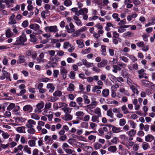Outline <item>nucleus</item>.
<instances>
[{
  "instance_id": "nucleus-6",
  "label": "nucleus",
  "mask_w": 155,
  "mask_h": 155,
  "mask_svg": "<svg viewBox=\"0 0 155 155\" xmlns=\"http://www.w3.org/2000/svg\"><path fill=\"white\" fill-rule=\"evenodd\" d=\"M36 122L32 119H30L28 120V124H26L27 128H32L33 127V125H35Z\"/></svg>"
},
{
  "instance_id": "nucleus-2",
  "label": "nucleus",
  "mask_w": 155,
  "mask_h": 155,
  "mask_svg": "<svg viewBox=\"0 0 155 155\" xmlns=\"http://www.w3.org/2000/svg\"><path fill=\"white\" fill-rule=\"evenodd\" d=\"M45 30L46 32H56L58 31L57 27L56 25L53 26H48L45 27Z\"/></svg>"
},
{
  "instance_id": "nucleus-29",
  "label": "nucleus",
  "mask_w": 155,
  "mask_h": 155,
  "mask_svg": "<svg viewBox=\"0 0 155 155\" xmlns=\"http://www.w3.org/2000/svg\"><path fill=\"white\" fill-rule=\"evenodd\" d=\"M130 88L134 93H135L137 94H138L139 91L135 85H134L131 86L130 87Z\"/></svg>"
},
{
  "instance_id": "nucleus-16",
  "label": "nucleus",
  "mask_w": 155,
  "mask_h": 155,
  "mask_svg": "<svg viewBox=\"0 0 155 155\" xmlns=\"http://www.w3.org/2000/svg\"><path fill=\"white\" fill-rule=\"evenodd\" d=\"M2 72L3 73L2 76L1 77V80H2L4 79L5 78L10 75V73L8 72L5 70H2Z\"/></svg>"
},
{
  "instance_id": "nucleus-52",
  "label": "nucleus",
  "mask_w": 155,
  "mask_h": 155,
  "mask_svg": "<svg viewBox=\"0 0 155 155\" xmlns=\"http://www.w3.org/2000/svg\"><path fill=\"white\" fill-rule=\"evenodd\" d=\"M64 3L66 6H69L71 5L72 2L70 0H66L64 2Z\"/></svg>"
},
{
  "instance_id": "nucleus-12",
  "label": "nucleus",
  "mask_w": 155,
  "mask_h": 155,
  "mask_svg": "<svg viewBox=\"0 0 155 155\" xmlns=\"http://www.w3.org/2000/svg\"><path fill=\"white\" fill-rule=\"evenodd\" d=\"M101 117L99 116L94 115L92 117L91 120L93 122L99 123L100 121L99 118Z\"/></svg>"
},
{
  "instance_id": "nucleus-7",
  "label": "nucleus",
  "mask_w": 155,
  "mask_h": 155,
  "mask_svg": "<svg viewBox=\"0 0 155 155\" xmlns=\"http://www.w3.org/2000/svg\"><path fill=\"white\" fill-rule=\"evenodd\" d=\"M109 90L107 88L104 89L102 91V96L104 97H107L109 94Z\"/></svg>"
},
{
  "instance_id": "nucleus-53",
  "label": "nucleus",
  "mask_w": 155,
  "mask_h": 155,
  "mask_svg": "<svg viewBox=\"0 0 155 155\" xmlns=\"http://www.w3.org/2000/svg\"><path fill=\"white\" fill-rule=\"evenodd\" d=\"M83 97L85 103L87 104H89L90 103V101L88 99V96L86 95H84Z\"/></svg>"
},
{
  "instance_id": "nucleus-22",
  "label": "nucleus",
  "mask_w": 155,
  "mask_h": 155,
  "mask_svg": "<svg viewBox=\"0 0 155 155\" xmlns=\"http://www.w3.org/2000/svg\"><path fill=\"white\" fill-rule=\"evenodd\" d=\"M25 127L24 126L18 127L16 128V130L20 133H25Z\"/></svg>"
},
{
  "instance_id": "nucleus-35",
  "label": "nucleus",
  "mask_w": 155,
  "mask_h": 155,
  "mask_svg": "<svg viewBox=\"0 0 155 155\" xmlns=\"http://www.w3.org/2000/svg\"><path fill=\"white\" fill-rule=\"evenodd\" d=\"M106 46L104 45H102L101 46V49L102 54L104 56L106 55V54L105 53L106 51Z\"/></svg>"
},
{
  "instance_id": "nucleus-33",
  "label": "nucleus",
  "mask_w": 155,
  "mask_h": 155,
  "mask_svg": "<svg viewBox=\"0 0 155 155\" xmlns=\"http://www.w3.org/2000/svg\"><path fill=\"white\" fill-rule=\"evenodd\" d=\"M112 112L110 109L108 110L107 112V115L111 118H113L114 117V114Z\"/></svg>"
},
{
  "instance_id": "nucleus-37",
  "label": "nucleus",
  "mask_w": 155,
  "mask_h": 155,
  "mask_svg": "<svg viewBox=\"0 0 155 155\" xmlns=\"http://www.w3.org/2000/svg\"><path fill=\"white\" fill-rule=\"evenodd\" d=\"M136 130L134 129H131L128 132V134L130 136H134L136 134Z\"/></svg>"
},
{
  "instance_id": "nucleus-46",
  "label": "nucleus",
  "mask_w": 155,
  "mask_h": 155,
  "mask_svg": "<svg viewBox=\"0 0 155 155\" xmlns=\"http://www.w3.org/2000/svg\"><path fill=\"white\" fill-rule=\"evenodd\" d=\"M69 26L70 27V29H68L69 33H71L73 32L74 31V25L71 23H70L69 24Z\"/></svg>"
},
{
  "instance_id": "nucleus-28",
  "label": "nucleus",
  "mask_w": 155,
  "mask_h": 155,
  "mask_svg": "<svg viewBox=\"0 0 155 155\" xmlns=\"http://www.w3.org/2000/svg\"><path fill=\"white\" fill-rule=\"evenodd\" d=\"M120 129V127H117L113 126L112 127V130L114 133H117L120 132L121 131Z\"/></svg>"
},
{
  "instance_id": "nucleus-59",
  "label": "nucleus",
  "mask_w": 155,
  "mask_h": 155,
  "mask_svg": "<svg viewBox=\"0 0 155 155\" xmlns=\"http://www.w3.org/2000/svg\"><path fill=\"white\" fill-rule=\"evenodd\" d=\"M28 25V22L27 20L24 21L22 24V26L24 28H26Z\"/></svg>"
},
{
  "instance_id": "nucleus-31",
  "label": "nucleus",
  "mask_w": 155,
  "mask_h": 155,
  "mask_svg": "<svg viewBox=\"0 0 155 155\" xmlns=\"http://www.w3.org/2000/svg\"><path fill=\"white\" fill-rule=\"evenodd\" d=\"M121 74L124 78L127 77L128 76V73H127V71L125 69H124L122 71Z\"/></svg>"
},
{
  "instance_id": "nucleus-64",
  "label": "nucleus",
  "mask_w": 155,
  "mask_h": 155,
  "mask_svg": "<svg viewBox=\"0 0 155 155\" xmlns=\"http://www.w3.org/2000/svg\"><path fill=\"white\" fill-rule=\"evenodd\" d=\"M132 35V33L130 31L127 32L124 34V37H126L128 38L131 37Z\"/></svg>"
},
{
  "instance_id": "nucleus-57",
  "label": "nucleus",
  "mask_w": 155,
  "mask_h": 155,
  "mask_svg": "<svg viewBox=\"0 0 155 155\" xmlns=\"http://www.w3.org/2000/svg\"><path fill=\"white\" fill-rule=\"evenodd\" d=\"M49 113L50 114H48L46 116L48 118V120L49 121H51L52 120L53 118V115L52 114V112L51 111H49Z\"/></svg>"
},
{
  "instance_id": "nucleus-3",
  "label": "nucleus",
  "mask_w": 155,
  "mask_h": 155,
  "mask_svg": "<svg viewBox=\"0 0 155 155\" xmlns=\"http://www.w3.org/2000/svg\"><path fill=\"white\" fill-rule=\"evenodd\" d=\"M44 106V103L42 102L38 103L36 105L37 108L35 109V112L36 113H39L41 112V110L42 109Z\"/></svg>"
},
{
  "instance_id": "nucleus-34",
  "label": "nucleus",
  "mask_w": 155,
  "mask_h": 155,
  "mask_svg": "<svg viewBox=\"0 0 155 155\" xmlns=\"http://www.w3.org/2000/svg\"><path fill=\"white\" fill-rule=\"evenodd\" d=\"M31 118L35 120H38L40 119L39 116L35 113H32L31 115Z\"/></svg>"
},
{
  "instance_id": "nucleus-55",
  "label": "nucleus",
  "mask_w": 155,
  "mask_h": 155,
  "mask_svg": "<svg viewBox=\"0 0 155 155\" xmlns=\"http://www.w3.org/2000/svg\"><path fill=\"white\" fill-rule=\"evenodd\" d=\"M29 128V129H28L27 130L28 133L29 134H34L35 132V129L32 128V127Z\"/></svg>"
},
{
  "instance_id": "nucleus-42",
  "label": "nucleus",
  "mask_w": 155,
  "mask_h": 155,
  "mask_svg": "<svg viewBox=\"0 0 155 155\" xmlns=\"http://www.w3.org/2000/svg\"><path fill=\"white\" fill-rule=\"evenodd\" d=\"M126 120L124 118L121 119L119 120V124L120 126H123L126 124Z\"/></svg>"
},
{
  "instance_id": "nucleus-26",
  "label": "nucleus",
  "mask_w": 155,
  "mask_h": 155,
  "mask_svg": "<svg viewBox=\"0 0 155 155\" xmlns=\"http://www.w3.org/2000/svg\"><path fill=\"white\" fill-rule=\"evenodd\" d=\"M61 109L65 114H70L71 113L72 109L71 108L67 107L65 108H62Z\"/></svg>"
},
{
  "instance_id": "nucleus-20",
  "label": "nucleus",
  "mask_w": 155,
  "mask_h": 155,
  "mask_svg": "<svg viewBox=\"0 0 155 155\" xmlns=\"http://www.w3.org/2000/svg\"><path fill=\"white\" fill-rule=\"evenodd\" d=\"M20 109V107L18 106H15L13 109V112L15 113V114L16 115H20V113L18 111Z\"/></svg>"
},
{
  "instance_id": "nucleus-40",
  "label": "nucleus",
  "mask_w": 155,
  "mask_h": 155,
  "mask_svg": "<svg viewBox=\"0 0 155 155\" xmlns=\"http://www.w3.org/2000/svg\"><path fill=\"white\" fill-rule=\"evenodd\" d=\"M74 85L70 83L69 84V87L67 88V90L68 91H72L74 90Z\"/></svg>"
},
{
  "instance_id": "nucleus-61",
  "label": "nucleus",
  "mask_w": 155,
  "mask_h": 155,
  "mask_svg": "<svg viewBox=\"0 0 155 155\" xmlns=\"http://www.w3.org/2000/svg\"><path fill=\"white\" fill-rule=\"evenodd\" d=\"M93 2L95 3L97 5H102V1L101 0H94Z\"/></svg>"
},
{
  "instance_id": "nucleus-32",
  "label": "nucleus",
  "mask_w": 155,
  "mask_h": 155,
  "mask_svg": "<svg viewBox=\"0 0 155 155\" xmlns=\"http://www.w3.org/2000/svg\"><path fill=\"white\" fill-rule=\"evenodd\" d=\"M24 151L27 153L28 154L31 153V148L29 147L28 145H25L24 146Z\"/></svg>"
},
{
  "instance_id": "nucleus-43",
  "label": "nucleus",
  "mask_w": 155,
  "mask_h": 155,
  "mask_svg": "<svg viewBox=\"0 0 155 155\" xmlns=\"http://www.w3.org/2000/svg\"><path fill=\"white\" fill-rule=\"evenodd\" d=\"M28 143L30 147H33L35 146L36 143L35 140H30L28 141Z\"/></svg>"
},
{
  "instance_id": "nucleus-39",
  "label": "nucleus",
  "mask_w": 155,
  "mask_h": 155,
  "mask_svg": "<svg viewBox=\"0 0 155 155\" xmlns=\"http://www.w3.org/2000/svg\"><path fill=\"white\" fill-rule=\"evenodd\" d=\"M142 83L143 84L145 87H147L151 84L150 82L145 80H143Z\"/></svg>"
},
{
  "instance_id": "nucleus-14",
  "label": "nucleus",
  "mask_w": 155,
  "mask_h": 155,
  "mask_svg": "<svg viewBox=\"0 0 155 155\" xmlns=\"http://www.w3.org/2000/svg\"><path fill=\"white\" fill-rule=\"evenodd\" d=\"M30 41L31 42L33 43L36 42L38 40V38H37L35 34H30Z\"/></svg>"
},
{
  "instance_id": "nucleus-15",
  "label": "nucleus",
  "mask_w": 155,
  "mask_h": 155,
  "mask_svg": "<svg viewBox=\"0 0 155 155\" xmlns=\"http://www.w3.org/2000/svg\"><path fill=\"white\" fill-rule=\"evenodd\" d=\"M6 36L7 38H10L14 34L12 31L11 29L9 28L7 29L6 30Z\"/></svg>"
},
{
  "instance_id": "nucleus-38",
  "label": "nucleus",
  "mask_w": 155,
  "mask_h": 155,
  "mask_svg": "<svg viewBox=\"0 0 155 155\" xmlns=\"http://www.w3.org/2000/svg\"><path fill=\"white\" fill-rule=\"evenodd\" d=\"M102 88L101 86H99L98 85H96L93 87L92 89V91L93 93H95L97 91V90L101 89Z\"/></svg>"
},
{
  "instance_id": "nucleus-25",
  "label": "nucleus",
  "mask_w": 155,
  "mask_h": 155,
  "mask_svg": "<svg viewBox=\"0 0 155 155\" xmlns=\"http://www.w3.org/2000/svg\"><path fill=\"white\" fill-rule=\"evenodd\" d=\"M84 115V113L82 111H79L76 112L75 113V115L78 117V118H79L80 120H81V117H83Z\"/></svg>"
},
{
  "instance_id": "nucleus-58",
  "label": "nucleus",
  "mask_w": 155,
  "mask_h": 155,
  "mask_svg": "<svg viewBox=\"0 0 155 155\" xmlns=\"http://www.w3.org/2000/svg\"><path fill=\"white\" fill-rule=\"evenodd\" d=\"M91 51V48H88L87 49L83 50L82 51L81 53L83 54H87L89 53Z\"/></svg>"
},
{
  "instance_id": "nucleus-56",
  "label": "nucleus",
  "mask_w": 155,
  "mask_h": 155,
  "mask_svg": "<svg viewBox=\"0 0 155 155\" xmlns=\"http://www.w3.org/2000/svg\"><path fill=\"white\" fill-rule=\"evenodd\" d=\"M71 45L70 44L69 42H66L64 43L63 47L64 49H67L69 47H71Z\"/></svg>"
},
{
  "instance_id": "nucleus-60",
  "label": "nucleus",
  "mask_w": 155,
  "mask_h": 155,
  "mask_svg": "<svg viewBox=\"0 0 155 155\" xmlns=\"http://www.w3.org/2000/svg\"><path fill=\"white\" fill-rule=\"evenodd\" d=\"M127 56L131 59L133 62L136 61L137 60V59L133 55L128 54Z\"/></svg>"
},
{
  "instance_id": "nucleus-47",
  "label": "nucleus",
  "mask_w": 155,
  "mask_h": 155,
  "mask_svg": "<svg viewBox=\"0 0 155 155\" xmlns=\"http://www.w3.org/2000/svg\"><path fill=\"white\" fill-rule=\"evenodd\" d=\"M19 37L20 38H21V40L22 41V43L25 42L27 40V39L26 38V35L25 34H23Z\"/></svg>"
},
{
  "instance_id": "nucleus-48",
  "label": "nucleus",
  "mask_w": 155,
  "mask_h": 155,
  "mask_svg": "<svg viewBox=\"0 0 155 155\" xmlns=\"http://www.w3.org/2000/svg\"><path fill=\"white\" fill-rule=\"evenodd\" d=\"M15 106V104L13 103H11L7 107V110H11L13 109Z\"/></svg>"
},
{
  "instance_id": "nucleus-50",
  "label": "nucleus",
  "mask_w": 155,
  "mask_h": 155,
  "mask_svg": "<svg viewBox=\"0 0 155 155\" xmlns=\"http://www.w3.org/2000/svg\"><path fill=\"white\" fill-rule=\"evenodd\" d=\"M62 95L61 91H55L53 94V95L54 96L60 97Z\"/></svg>"
},
{
  "instance_id": "nucleus-45",
  "label": "nucleus",
  "mask_w": 155,
  "mask_h": 155,
  "mask_svg": "<svg viewBox=\"0 0 155 155\" xmlns=\"http://www.w3.org/2000/svg\"><path fill=\"white\" fill-rule=\"evenodd\" d=\"M67 139V136L66 135L60 136L59 138V141H64Z\"/></svg>"
},
{
  "instance_id": "nucleus-18",
  "label": "nucleus",
  "mask_w": 155,
  "mask_h": 155,
  "mask_svg": "<svg viewBox=\"0 0 155 155\" xmlns=\"http://www.w3.org/2000/svg\"><path fill=\"white\" fill-rule=\"evenodd\" d=\"M44 140L45 141L49 143H52L53 142L51 136H50L46 135L45 137Z\"/></svg>"
},
{
  "instance_id": "nucleus-63",
  "label": "nucleus",
  "mask_w": 155,
  "mask_h": 155,
  "mask_svg": "<svg viewBox=\"0 0 155 155\" xmlns=\"http://www.w3.org/2000/svg\"><path fill=\"white\" fill-rule=\"evenodd\" d=\"M64 150L65 152L68 154H72L74 151L73 150L71 149H66L65 150Z\"/></svg>"
},
{
  "instance_id": "nucleus-49",
  "label": "nucleus",
  "mask_w": 155,
  "mask_h": 155,
  "mask_svg": "<svg viewBox=\"0 0 155 155\" xmlns=\"http://www.w3.org/2000/svg\"><path fill=\"white\" fill-rule=\"evenodd\" d=\"M111 141L113 143L117 144L119 142V140L117 137H114L111 140Z\"/></svg>"
},
{
  "instance_id": "nucleus-44",
  "label": "nucleus",
  "mask_w": 155,
  "mask_h": 155,
  "mask_svg": "<svg viewBox=\"0 0 155 155\" xmlns=\"http://www.w3.org/2000/svg\"><path fill=\"white\" fill-rule=\"evenodd\" d=\"M77 44L78 45V47L79 48H82L84 46V44L82 42H81L80 40H77L76 41Z\"/></svg>"
},
{
  "instance_id": "nucleus-36",
  "label": "nucleus",
  "mask_w": 155,
  "mask_h": 155,
  "mask_svg": "<svg viewBox=\"0 0 155 155\" xmlns=\"http://www.w3.org/2000/svg\"><path fill=\"white\" fill-rule=\"evenodd\" d=\"M93 145L95 149L96 150L100 149L102 146L101 144L97 142L94 143Z\"/></svg>"
},
{
  "instance_id": "nucleus-10",
  "label": "nucleus",
  "mask_w": 155,
  "mask_h": 155,
  "mask_svg": "<svg viewBox=\"0 0 155 155\" xmlns=\"http://www.w3.org/2000/svg\"><path fill=\"white\" fill-rule=\"evenodd\" d=\"M4 3H5L7 8H9L12 7V4L14 3L15 2L14 0H5Z\"/></svg>"
},
{
  "instance_id": "nucleus-62",
  "label": "nucleus",
  "mask_w": 155,
  "mask_h": 155,
  "mask_svg": "<svg viewBox=\"0 0 155 155\" xmlns=\"http://www.w3.org/2000/svg\"><path fill=\"white\" fill-rule=\"evenodd\" d=\"M112 111L114 113H120L121 110L120 108H113L112 109Z\"/></svg>"
},
{
  "instance_id": "nucleus-8",
  "label": "nucleus",
  "mask_w": 155,
  "mask_h": 155,
  "mask_svg": "<svg viewBox=\"0 0 155 155\" xmlns=\"http://www.w3.org/2000/svg\"><path fill=\"white\" fill-rule=\"evenodd\" d=\"M23 109L25 111H27L29 113H30L32 112L33 108L31 105H27L24 106Z\"/></svg>"
},
{
  "instance_id": "nucleus-11",
  "label": "nucleus",
  "mask_w": 155,
  "mask_h": 155,
  "mask_svg": "<svg viewBox=\"0 0 155 155\" xmlns=\"http://www.w3.org/2000/svg\"><path fill=\"white\" fill-rule=\"evenodd\" d=\"M44 57V54L43 53H41L39 55V58H37L36 59L37 61V62L38 63H41V62H43L44 59L43 58Z\"/></svg>"
},
{
  "instance_id": "nucleus-27",
  "label": "nucleus",
  "mask_w": 155,
  "mask_h": 155,
  "mask_svg": "<svg viewBox=\"0 0 155 155\" xmlns=\"http://www.w3.org/2000/svg\"><path fill=\"white\" fill-rule=\"evenodd\" d=\"M121 109L123 112L124 114H126L130 113V112L128 110L127 107L125 105H124L121 107Z\"/></svg>"
},
{
  "instance_id": "nucleus-41",
  "label": "nucleus",
  "mask_w": 155,
  "mask_h": 155,
  "mask_svg": "<svg viewBox=\"0 0 155 155\" xmlns=\"http://www.w3.org/2000/svg\"><path fill=\"white\" fill-rule=\"evenodd\" d=\"M142 147L143 149L145 150L149 147V145L147 142H144L142 144Z\"/></svg>"
},
{
  "instance_id": "nucleus-51",
  "label": "nucleus",
  "mask_w": 155,
  "mask_h": 155,
  "mask_svg": "<svg viewBox=\"0 0 155 155\" xmlns=\"http://www.w3.org/2000/svg\"><path fill=\"white\" fill-rule=\"evenodd\" d=\"M127 83L128 85L130 86V87H131L134 85V84L133 81L130 78H128L127 79Z\"/></svg>"
},
{
  "instance_id": "nucleus-24",
  "label": "nucleus",
  "mask_w": 155,
  "mask_h": 155,
  "mask_svg": "<svg viewBox=\"0 0 155 155\" xmlns=\"http://www.w3.org/2000/svg\"><path fill=\"white\" fill-rule=\"evenodd\" d=\"M19 60L17 61L18 63H23L25 62V57L23 55H21L19 58Z\"/></svg>"
},
{
  "instance_id": "nucleus-19",
  "label": "nucleus",
  "mask_w": 155,
  "mask_h": 155,
  "mask_svg": "<svg viewBox=\"0 0 155 155\" xmlns=\"http://www.w3.org/2000/svg\"><path fill=\"white\" fill-rule=\"evenodd\" d=\"M94 112L97 116L101 117L102 116L101 109L98 107H96L94 110Z\"/></svg>"
},
{
  "instance_id": "nucleus-23",
  "label": "nucleus",
  "mask_w": 155,
  "mask_h": 155,
  "mask_svg": "<svg viewBox=\"0 0 155 155\" xmlns=\"http://www.w3.org/2000/svg\"><path fill=\"white\" fill-rule=\"evenodd\" d=\"M57 64L56 62H49L46 65V67L48 68H50L51 67L54 68L57 66Z\"/></svg>"
},
{
  "instance_id": "nucleus-13",
  "label": "nucleus",
  "mask_w": 155,
  "mask_h": 155,
  "mask_svg": "<svg viewBox=\"0 0 155 155\" xmlns=\"http://www.w3.org/2000/svg\"><path fill=\"white\" fill-rule=\"evenodd\" d=\"M107 150L110 152L115 153L117 150V148L115 146H112L108 147Z\"/></svg>"
},
{
  "instance_id": "nucleus-4",
  "label": "nucleus",
  "mask_w": 155,
  "mask_h": 155,
  "mask_svg": "<svg viewBox=\"0 0 155 155\" xmlns=\"http://www.w3.org/2000/svg\"><path fill=\"white\" fill-rule=\"evenodd\" d=\"M68 72L66 68L63 67H60V73L64 79L67 78V74Z\"/></svg>"
},
{
  "instance_id": "nucleus-17",
  "label": "nucleus",
  "mask_w": 155,
  "mask_h": 155,
  "mask_svg": "<svg viewBox=\"0 0 155 155\" xmlns=\"http://www.w3.org/2000/svg\"><path fill=\"white\" fill-rule=\"evenodd\" d=\"M154 139L153 136L151 134H148L145 137V140L147 142H151Z\"/></svg>"
},
{
  "instance_id": "nucleus-5",
  "label": "nucleus",
  "mask_w": 155,
  "mask_h": 155,
  "mask_svg": "<svg viewBox=\"0 0 155 155\" xmlns=\"http://www.w3.org/2000/svg\"><path fill=\"white\" fill-rule=\"evenodd\" d=\"M15 15L14 14H13L9 18V21L8 24L10 25L15 24L16 23V21L15 19Z\"/></svg>"
},
{
  "instance_id": "nucleus-54",
  "label": "nucleus",
  "mask_w": 155,
  "mask_h": 155,
  "mask_svg": "<svg viewBox=\"0 0 155 155\" xmlns=\"http://www.w3.org/2000/svg\"><path fill=\"white\" fill-rule=\"evenodd\" d=\"M59 74L58 70H54L53 71V76L55 78H57Z\"/></svg>"
},
{
  "instance_id": "nucleus-21",
  "label": "nucleus",
  "mask_w": 155,
  "mask_h": 155,
  "mask_svg": "<svg viewBox=\"0 0 155 155\" xmlns=\"http://www.w3.org/2000/svg\"><path fill=\"white\" fill-rule=\"evenodd\" d=\"M22 42L21 40V38L20 37H18L16 38V41L15 42L12 43L13 45H20L22 44Z\"/></svg>"
},
{
  "instance_id": "nucleus-30",
  "label": "nucleus",
  "mask_w": 155,
  "mask_h": 155,
  "mask_svg": "<svg viewBox=\"0 0 155 155\" xmlns=\"http://www.w3.org/2000/svg\"><path fill=\"white\" fill-rule=\"evenodd\" d=\"M47 87L48 89H49V92H52L54 90V87H53L52 84L50 83L48 84L47 85Z\"/></svg>"
},
{
  "instance_id": "nucleus-1",
  "label": "nucleus",
  "mask_w": 155,
  "mask_h": 155,
  "mask_svg": "<svg viewBox=\"0 0 155 155\" xmlns=\"http://www.w3.org/2000/svg\"><path fill=\"white\" fill-rule=\"evenodd\" d=\"M29 27L31 29H33L35 31V33L36 35L41 34L43 31L40 29L39 25L37 24H33L30 25Z\"/></svg>"
},
{
  "instance_id": "nucleus-9",
  "label": "nucleus",
  "mask_w": 155,
  "mask_h": 155,
  "mask_svg": "<svg viewBox=\"0 0 155 155\" xmlns=\"http://www.w3.org/2000/svg\"><path fill=\"white\" fill-rule=\"evenodd\" d=\"M73 118V116L70 114H65L63 119L65 121H70Z\"/></svg>"
}]
</instances>
